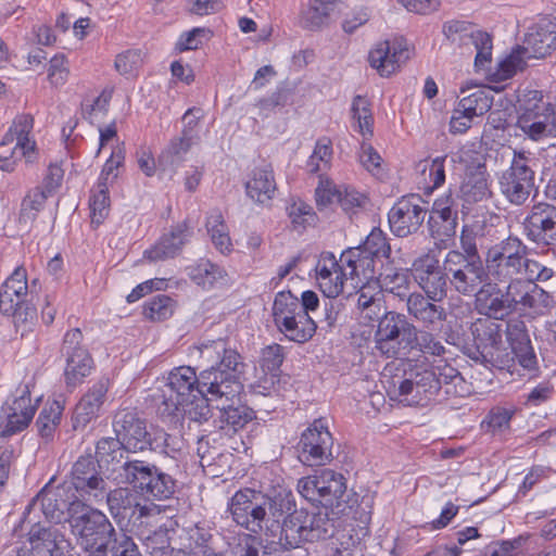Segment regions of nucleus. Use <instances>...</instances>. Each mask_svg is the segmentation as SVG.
Masks as SVG:
<instances>
[{
    "mask_svg": "<svg viewBox=\"0 0 556 556\" xmlns=\"http://www.w3.org/2000/svg\"><path fill=\"white\" fill-rule=\"evenodd\" d=\"M114 432L127 452L137 453L151 450L153 437L147 429V422L136 413L124 410L114 418Z\"/></svg>",
    "mask_w": 556,
    "mask_h": 556,
    "instance_id": "21",
    "label": "nucleus"
},
{
    "mask_svg": "<svg viewBox=\"0 0 556 556\" xmlns=\"http://www.w3.org/2000/svg\"><path fill=\"white\" fill-rule=\"evenodd\" d=\"M277 528V543L283 551H290L332 536L334 522L327 510L302 508L290 513Z\"/></svg>",
    "mask_w": 556,
    "mask_h": 556,
    "instance_id": "4",
    "label": "nucleus"
},
{
    "mask_svg": "<svg viewBox=\"0 0 556 556\" xmlns=\"http://www.w3.org/2000/svg\"><path fill=\"white\" fill-rule=\"evenodd\" d=\"M376 257L359 248H350L340 255V262L345 267L350 279H357L356 283L372 281L376 275Z\"/></svg>",
    "mask_w": 556,
    "mask_h": 556,
    "instance_id": "30",
    "label": "nucleus"
},
{
    "mask_svg": "<svg viewBox=\"0 0 556 556\" xmlns=\"http://www.w3.org/2000/svg\"><path fill=\"white\" fill-rule=\"evenodd\" d=\"M304 308L290 291L278 292L273 304V317L278 329L291 321L294 316L302 315Z\"/></svg>",
    "mask_w": 556,
    "mask_h": 556,
    "instance_id": "40",
    "label": "nucleus"
},
{
    "mask_svg": "<svg viewBox=\"0 0 556 556\" xmlns=\"http://www.w3.org/2000/svg\"><path fill=\"white\" fill-rule=\"evenodd\" d=\"M517 408L510 406H494L485 417L488 426L493 432H502L509 429L510 420L515 416Z\"/></svg>",
    "mask_w": 556,
    "mask_h": 556,
    "instance_id": "64",
    "label": "nucleus"
},
{
    "mask_svg": "<svg viewBox=\"0 0 556 556\" xmlns=\"http://www.w3.org/2000/svg\"><path fill=\"white\" fill-rule=\"evenodd\" d=\"M68 522L77 544L88 553L87 556H103V548L116 532L102 511L90 507L72 514Z\"/></svg>",
    "mask_w": 556,
    "mask_h": 556,
    "instance_id": "8",
    "label": "nucleus"
},
{
    "mask_svg": "<svg viewBox=\"0 0 556 556\" xmlns=\"http://www.w3.org/2000/svg\"><path fill=\"white\" fill-rule=\"evenodd\" d=\"M99 466L91 455L80 456L73 465L72 484L87 501L100 502L104 498L106 483L98 470Z\"/></svg>",
    "mask_w": 556,
    "mask_h": 556,
    "instance_id": "20",
    "label": "nucleus"
},
{
    "mask_svg": "<svg viewBox=\"0 0 556 556\" xmlns=\"http://www.w3.org/2000/svg\"><path fill=\"white\" fill-rule=\"evenodd\" d=\"M522 226L528 240L536 244H554L556 241V206L548 203L534 204Z\"/></svg>",
    "mask_w": 556,
    "mask_h": 556,
    "instance_id": "22",
    "label": "nucleus"
},
{
    "mask_svg": "<svg viewBox=\"0 0 556 556\" xmlns=\"http://www.w3.org/2000/svg\"><path fill=\"white\" fill-rule=\"evenodd\" d=\"M556 49V23L543 21L529 33L525 46H517L509 55L498 64L495 76L498 80L511 78L518 71H522L527 59H541Z\"/></svg>",
    "mask_w": 556,
    "mask_h": 556,
    "instance_id": "6",
    "label": "nucleus"
},
{
    "mask_svg": "<svg viewBox=\"0 0 556 556\" xmlns=\"http://www.w3.org/2000/svg\"><path fill=\"white\" fill-rule=\"evenodd\" d=\"M10 127L16 134V146L24 149L23 153H36V142L29 139V134L34 127L33 116L30 114H20Z\"/></svg>",
    "mask_w": 556,
    "mask_h": 556,
    "instance_id": "59",
    "label": "nucleus"
},
{
    "mask_svg": "<svg viewBox=\"0 0 556 556\" xmlns=\"http://www.w3.org/2000/svg\"><path fill=\"white\" fill-rule=\"evenodd\" d=\"M412 331H415V325L404 314L386 312L379 318L375 332L376 349L388 357H396L402 344L406 346L410 340Z\"/></svg>",
    "mask_w": 556,
    "mask_h": 556,
    "instance_id": "17",
    "label": "nucleus"
},
{
    "mask_svg": "<svg viewBox=\"0 0 556 556\" xmlns=\"http://www.w3.org/2000/svg\"><path fill=\"white\" fill-rule=\"evenodd\" d=\"M227 540L230 556H260V541L253 533L239 532Z\"/></svg>",
    "mask_w": 556,
    "mask_h": 556,
    "instance_id": "57",
    "label": "nucleus"
},
{
    "mask_svg": "<svg viewBox=\"0 0 556 556\" xmlns=\"http://www.w3.org/2000/svg\"><path fill=\"white\" fill-rule=\"evenodd\" d=\"M64 406L61 402L53 400L47 402L39 413L36 420V427L41 439L51 442L54 439L55 431L61 424Z\"/></svg>",
    "mask_w": 556,
    "mask_h": 556,
    "instance_id": "41",
    "label": "nucleus"
},
{
    "mask_svg": "<svg viewBox=\"0 0 556 556\" xmlns=\"http://www.w3.org/2000/svg\"><path fill=\"white\" fill-rule=\"evenodd\" d=\"M517 116H527L555 110L554 105L545 100L543 91L525 89L519 91L517 98Z\"/></svg>",
    "mask_w": 556,
    "mask_h": 556,
    "instance_id": "42",
    "label": "nucleus"
},
{
    "mask_svg": "<svg viewBox=\"0 0 556 556\" xmlns=\"http://www.w3.org/2000/svg\"><path fill=\"white\" fill-rule=\"evenodd\" d=\"M206 229L211 236L214 247L222 253L228 254L232 251V242L228 227L219 211H213L206 218Z\"/></svg>",
    "mask_w": 556,
    "mask_h": 556,
    "instance_id": "45",
    "label": "nucleus"
},
{
    "mask_svg": "<svg viewBox=\"0 0 556 556\" xmlns=\"http://www.w3.org/2000/svg\"><path fill=\"white\" fill-rule=\"evenodd\" d=\"M351 112L353 119L357 122L358 131L364 137H371L374 132V117L369 100L363 96L354 97Z\"/></svg>",
    "mask_w": 556,
    "mask_h": 556,
    "instance_id": "54",
    "label": "nucleus"
},
{
    "mask_svg": "<svg viewBox=\"0 0 556 556\" xmlns=\"http://www.w3.org/2000/svg\"><path fill=\"white\" fill-rule=\"evenodd\" d=\"M125 452L127 451L117 435L115 438L106 437L98 441L94 459L99 464L112 465V468L109 469L112 472L114 467L124 463L122 459Z\"/></svg>",
    "mask_w": 556,
    "mask_h": 556,
    "instance_id": "44",
    "label": "nucleus"
},
{
    "mask_svg": "<svg viewBox=\"0 0 556 556\" xmlns=\"http://www.w3.org/2000/svg\"><path fill=\"white\" fill-rule=\"evenodd\" d=\"M333 12V2L313 0L301 12L300 25L304 29L319 30L329 25Z\"/></svg>",
    "mask_w": 556,
    "mask_h": 556,
    "instance_id": "39",
    "label": "nucleus"
},
{
    "mask_svg": "<svg viewBox=\"0 0 556 556\" xmlns=\"http://www.w3.org/2000/svg\"><path fill=\"white\" fill-rule=\"evenodd\" d=\"M83 332L74 328L65 332L61 346V355L65 359L64 381L70 388L84 382L93 369V358L83 344Z\"/></svg>",
    "mask_w": 556,
    "mask_h": 556,
    "instance_id": "13",
    "label": "nucleus"
},
{
    "mask_svg": "<svg viewBox=\"0 0 556 556\" xmlns=\"http://www.w3.org/2000/svg\"><path fill=\"white\" fill-rule=\"evenodd\" d=\"M294 507V501L291 492L289 491H280L276 493L274 496H266V513L267 517L270 518L269 522H274V529L276 533H279L281 526L279 523V518L285 514L289 513Z\"/></svg>",
    "mask_w": 556,
    "mask_h": 556,
    "instance_id": "52",
    "label": "nucleus"
},
{
    "mask_svg": "<svg viewBox=\"0 0 556 556\" xmlns=\"http://www.w3.org/2000/svg\"><path fill=\"white\" fill-rule=\"evenodd\" d=\"M358 248L377 260L380 257L389 258L391 254V247L380 228H374L365 242Z\"/></svg>",
    "mask_w": 556,
    "mask_h": 556,
    "instance_id": "62",
    "label": "nucleus"
},
{
    "mask_svg": "<svg viewBox=\"0 0 556 556\" xmlns=\"http://www.w3.org/2000/svg\"><path fill=\"white\" fill-rule=\"evenodd\" d=\"M213 535L210 530L195 527L188 532L189 543L186 545L188 556H206L214 551L212 546Z\"/></svg>",
    "mask_w": 556,
    "mask_h": 556,
    "instance_id": "58",
    "label": "nucleus"
},
{
    "mask_svg": "<svg viewBox=\"0 0 556 556\" xmlns=\"http://www.w3.org/2000/svg\"><path fill=\"white\" fill-rule=\"evenodd\" d=\"M202 371L197 375L190 366H179L169 371L162 390L157 413L162 418H188L202 424L212 416L210 402H219L226 394L217 388L202 386Z\"/></svg>",
    "mask_w": 556,
    "mask_h": 556,
    "instance_id": "1",
    "label": "nucleus"
},
{
    "mask_svg": "<svg viewBox=\"0 0 556 556\" xmlns=\"http://www.w3.org/2000/svg\"><path fill=\"white\" fill-rule=\"evenodd\" d=\"M396 382H394V387ZM442 378H437L433 368L415 366L404 371L397 381L400 401L409 406H425L441 389Z\"/></svg>",
    "mask_w": 556,
    "mask_h": 556,
    "instance_id": "12",
    "label": "nucleus"
},
{
    "mask_svg": "<svg viewBox=\"0 0 556 556\" xmlns=\"http://www.w3.org/2000/svg\"><path fill=\"white\" fill-rule=\"evenodd\" d=\"M232 520L253 534L264 532L267 540L276 542L278 533L266 513V495L252 489L237 491L228 503Z\"/></svg>",
    "mask_w": 556,
    "mask_h": 556,
    "instance_id": "7",
    "label": "nucleus"
},
{
    "mask_svg": "<svg viewBox=\"0 0 556 556\" xmlns=\"http://www.w3.org/2000/svg\"><path fill=\"white\" fill-rule=\"evenodd\" d=\"M457 215L456 198L451 191L435 199L428 219L431 237L444 241L455 236L458 225Z\"/></svg>",
    "mask_w": 556,
    "mask_h": 556,
    "instance_id": "23",
    "label": "nucleus"
},
{
    "mask_svg": "<svg viewBox=\"0 0 556 556\" xmlns=\"http://www.w3.org/2000/svg\"><path fill=\"white\" fill-rule=\"evenodd\" d=\"M346 492V483L342 473L331 469H324L319 472L320 505L325 508H336L343 511L342 504Z\"/></svg>",
    "mask_w": 556,
    "mask_h": 556,
    "instance_id": "31",
    "label": "nucleus"
},
{
    "mask_svg": "<svg viewBox=\"0 0 556 556\" xmlns=\"http://www.w3.org/2000/svg\"><path fill=\"white\" fill-rule=\"evenodd\" d=\"M440 302L421 292H413L406 300L407 313L424 328L431 329L446 319L445 308Z\"/></svg>",
    "mask_w": 556,
    "mask_h": 556,
    "instance_id": "29",
    "label": "nucleus"
},
{
    "mask_svg": "<svg viewBox=\"0 0 556 556\" xmlns=\"http://www.w3.org/2000/svg\"><path fill=\"white\" fill-rule=\"evenodd\" d=\"M427 204L415 193L399 199L388 213L391 231L399 238L417 232L428 214Z\"/></svg>",
    "mask_w": 556,
    "mask_h": 556,
    "instance_id": "19",
    "label": "nucleus"
},
{
    "mask_svg": "<svg viewBox=\"0 0 556 556\" xmlns=\"http://www.w3.org/2000/svg\"><path fill=\"white\" fill-rule=\"evenodd\" d=\"M112 480L116 484L131 485L147 498L164 501L176 491L175 479L154 464L139 459H126L112 469Z\"/></svg>",
    "mask_w": 556,
    "mask_h": 556,
    "instance_id": "5",
    "label": "nucleus"
},
{
    "mask_svg": "<svg viewBox=\"0 0 556 556\" xmlns=\"http://www.w3.org/2000/svg\"><path fill=\"white\" fill-rule=\"evenodd\" d=\"M288 215L295 230L305 229L317 222V215L313 207L302 200H296L288 207Z\"/></svg>",
    "mask_w": 556,
    "mask_h": 556,
    "instance_id": "61",
    "label": "nucleus"
},
{
    "mask_svg": "<svg viewBox=\"0 0 556 556\" xmlns=\"http://www.w3.org/2000/svg\"><path fill=\"white\" fill-rule=\"evenodd\" d=\"M28 292L26 270L17 267L0 286V311L12 316L16 327L33 324L36 308L26 301Z\"/></svg>",
    "mask_w": 556,
    "mask_h": 556,
    "instance_id": "9",
    "label": "nucleus"
},
{
    "mask_svg": "<svg viewBox=\"0 0 556 556\" xmlns=\"http://www.w3.org/2000/svg\"><path fill=\"white\" fill-rule=\"evenodd\" d=\"M349 278L343 264L332 253H326L316 265V279L325 298H338Z\"/></svg>",
    "mask_w": 556,
    "mask_h": 556,
    "instance_id": "28",
    "label": "nucleus"
},
{
    "mask_svg": "<svg viewBox=\"0 0 556 556\" xmlns=\"http://www.w3.org/2000/svg\"><path fill=\"white\" fill-rule=\"evenodd\" d=\"M485 266L489 274L501 282L521 276L528 281H547L554 275L551 267L528 257V247L521 239L509 236L488 249Z\"/></svg>",
    "mask_w": 556,
    "mask_h": 556,
    "instance_id": "3",
    "label": "nucleus"
},
{
    "mask_svg": "<svg viewBox=\"0 0 556 556\" xmlns=\"http://www.w3.org/2000/svg\"><path fill=\"white\" fill-rule=\"evenodd\" d=\"M470 24L464 21H450L443 25V34L453 41L456 40L455 35L464 34L460 40L468 38L470 43L475 46L477 54L475 58V66L483 70L491 62L492 56V38L482 30H470Z\"/></svg>",
    "mask_w": 556,
    "mask_h": 556,
    "instance_id": "26",
    "label": "nucleus"
},
{
    "mask_svg": "<svg viewBox=\"0 0 556 556\" xmlns=\"http://www.w3.org/2000/svg\"><path fill=\"white\" fill-rule=\"evenodd\" d=\"M460 194L468 203H476L486 199L490 194L488 173L484 166L467 169L460 185Z\"/></svg>",
    "mask_w": 556,
    "mask_h": 556,
    "instance_id": "36",
    "label": "nucleus"
},
{
    "mask_svg": "<svg viewBox=\"0 0 556 556\" xmlns=\"http://www.w3.org/2000/svg\"><path fill=\"white\" fill-rule=\"evenodd\" d=\"M317 321L311 315L303 312L302 315L294 316L288 325L279 329L290 341L304 343L315 333Z\"/></svg>",
    "mask_w": 556,
    "mask_h": 556,
    "instance_id": "43",
    "label": "nucleus"
},
{
    "mask_svg": "<svg viewBox=\"0 0 556 556\" xmlns=\"http://www.w3.org/2000/svg\"><path fill=\"white\" fill-rule=\"evenodd\" d=\"M445 269L451 274V287L464 296H472L481 283L491 277L483 262H469L460 251H448L444 258Z\"/></svg>",
    "mask_w": 556,
    "mask_h": 556,
    "instance_id": "14",
    "label": "nucleus"
},
{
    "mask_svg": "<svg viewBox=\"0 0 556 556\" xmlns=\"http://www.w3.org/2000/svg\"><path fill=\"white\" fill-rule=\"evenodd\" d=\"M199 142L187 139V136L180 134L179 137L173 138L167 147L159 155V164L161 166H178L185 159V155L189 152L192 146Z\"/></svg>",
    "mask_w": 556,
    "mask_h": 556,
    "instance_id": "47",
    "label": "nucleus"
},
{
    "mask_svg": "<svg viewBox=\"0 0 556 556\" xmlns=\"http://www.w3.org/2000/svg\"><path fill=\"white\" fill-rule=\"evenodd\" d=\"M192 233V227L187 220H184L172 227L168 233H164L153 247L146 250L143 256L150 262L174 258L180 253Z\"/></svg>",
    "mask_w": 556,
    "mask_h": 556,
    "instance_id": "27",
    "label": "nucleus"
},
{
    "mask_svg": "<svg viewBox=\"0 0 556 556\" xmlns=\"http://www.w3.org/2000/svg\"><path fill=\"white\" fill-rule=\"evenodd\" d=\"M239 395L240 393L233 400L223 397L222 401L214 402L219 410V421L222 424L219 427L222 429L227 427L229 430L237 432L253 420L254 412L251 408L244 405L235 406V403L240 401Z\"/></svg>",
    "mask_w": 556,
    "mask_h": 556,
    "instance_id": "35",
    "label": "nucleus"
},
{
    "mask_svg": "<svg viewBox=\"0 0 556 556\" xmlns=\"http://www.w3.org/2000/svg\"><path fill=\"white\" fill-rule=\"evenodd\" d=\"M493 104L491 89L478 88L458 101L457 108L472 117L482 116Z\"/></svg>",
    "mask_w": 556,
    "mask_h": 556,
    "instance_id": "48",
    "label": "nucleus"
},
{
    "mask_svg": "<svg viewBox=\"0 0 556 556\" xmlns=\"http://www.w3.org/2000/svg\"><path fill=\"white\" fill-rule=\"evenodd\" d=\"M175 308V302L165 294H159L144 303V316L154 321H161L169 318Z\"/></svg>",
    "mask_w": 556,
    "mask_h": 556,
    "instance_id": "60",
    "label": "nucleus"
},
{
    "mask_svg": "<svg viewBox=\"0 0 556 556\" xmlns=\"http://www.w3.org/2000/svg\"><path fill=\"white\" fill-rule=\"evenodd\" d=\"M202 365V386L213 389L219 388L226 400H233L243 389L241 379L245 372L247 364L237 350L229 346L225 339H217L201 343L195 348Z\"/></svg>",
    "mask_w": 556,
    "mask_h": 556,
    "instance_id": "2",
    "label": "nucleus"
},
{
    "mask_svg": "<svg viewBox=\"0 0 556 556\" xmlns=\"http://www.w3.org/2000/svg\"><path fill=\"white\" fill-rule=\"evenodd\" d=\"M49 197L47 192L42 191L41 187L30 190L22 201L18 222L25 225L31 224Z\"/></svg>",
    "mask_w": 556,
    "mask_h": 556,
    "instance_id": "51",
    "label": "nucleus"
},
{
    "mask_svg": "<svg viewBox=\"0 0 556 556\" xmlns=\"http://www.w3.org/2000/svg\"><path fill=\"white\" fill-rule=\"evenodd\" d=\"M516 127L533 141H540L556 132V111L517 116Z\"/></svg>",
    "mask_w": 556,
    "mask_h": 556,
    "instance_id": "33",
    "label": "nucleus"
},
{
    "mask_svg": "<svg viewBox=\"0 0 556 556\" xmlns=\"http://www.w3.org/2000/svg\"><path fill=\"white\" fill-rule=\"evenodd\" d=\"M333 438L323 418L315 419L303 431L298 443V458L306 466H324L331 462Z\"/></svg>",
    "mask_w": 556,
    "mask_h": 556,
    "instance_id": "15",
    "label": "nucleus"
},
{
    "mask_svg": "<svg viewBox=\"0 0 556 556\" xmlns=\"http://www.w3.org/2000/svg\"><path fill=\"white\" fill-rule=\"evenodd\" d=\"M139 539L147 556H170L178 551L170 546L167 532L163 530L143 531Z\"/></svg>",
    "mask_w": 556,
    "mask_h": 556,
    "instance_id": "49",
    "label": "nucleus"
},
{
    "mask_svg": "<svg viewBox=\"0 0 556 556\" xmlns=\"http://www.w3.org/2000/svg\"><path fill=\"white\" fill-rule=\"evenodd\" d=\"M426 329H418L415 326V331H412L410 340H408L406 346L425 355L444 356L446 353L445 346L435 334Z\"/></svg>",
    "mask_w": 556,
    "mask_h": 556,
    "instance_id": "46",
    "label": "nucleus"
},
{
    "mask_svg": "<svg viewBox=\"0 0 556 556\" xmlns=\"http://www.w3.org/2000/svg\"><path fill=\"white\" fill-rule=\"evenodd\" d=\"M410 276L407 269L402 268H387L376 279V285L379 287L380 292L384 291L397 296L402 301H406L413 292L410 289Z\"/></svg>",
    "mask_w": 556,
    "mask_h": 556,
    "instance_id": "37",
    "label": "nucleus"
},
{
    "mask_svg": "<svg viewBox=\"0 0 556 556\" xmlns=\"http://www.w3.org/2000/svg\"><path fill=\"white\" fill-rule=\"evenodd\" d=\"M332 159V143L329 138H320L315 144V149L309 156L306 167L312 174L324 172L330 167Z\"/></svg>",
    "mask_w": 556,
    "mask_h": 556,
    "instance_id": "56",
    "label": "nucleus"
},
{
    "mask_svg": "<svg viewBox=\"0 0 556 556\" xmlns=\"http://www.w3.org/2000/svg\"><path fill=\"white\" fill-rule=\"evenodd\" d=\"M409 58L407 43L402 38L384 40L379 42L375 49L369 52V63L381 76L388 77L395 73Z\"/></svg>",
    "mask_w": 556,
    "mask_h": 556,
    "instance_id": "25",
    "label": "nucleus"
},
{
    "mask_svg": "<svg viewBox=\"0 0 556 556\" xmlns=\"http://www.w3.org/2000/svg\"><path fill=\"white\" fill-rule=\"evenodd\" d=\"M507 282L504 293L511 312L536 307V298L543 294V290L533 285L534 281H528L525 277L518 276L508 279Z\"/></svg>",
    "mask_w": 556,
    "mask_h": 556,
    "instance_id": "32",
    "label": "nucleus"
},
{
    "mask_svg": "<svg viewBox=\"0 0 556 556\" xmlns=\"http://www.w3.org/2000/svg\"><path fill=\"white\" fill-rule=\"evenodd\" d=\"M470 332L473 339L476 354L472 356L485 365L503 367L500 358L503 344V323L490 317H480L471 323Z\"/></svg>",
    "mask_w": 556,
    "mask_h": 556,
    "instance_id": "16",
    "label": "nucleus"
},
{
    "mask_svg": "<svg viewBox=\"0 0 556 556\" xmlns=\"http://www.w3.org/2000/svg\"><path fill=\"white\" fill-rule=\"evenodd\" d=\"M190 276L198 286L210 289L226 276V271L218 265L202 260L192 268Z\"/></svg>",
    "mask_w": 556,
    "mask_h": 556,
    "instance_id": "53",
    "label": "nucleus"
},
{
    "mask_svg": "<svg viewBox=\"0 0 556 556\" xmlns=\"http://www.w3.org/2000/svg\"><path fill=\"white\" fill-rule=\"evenodd\" d=\"M110 388V379L102 377L97 380L76 404L73 414L74 430L85 429L88 424L96 420L106 401V394Z\"/></svg>",
    "mask_w": 556,
    "mask_h": 556,
    "instance_id": "24",
    "label": "nucleus"
},
{
    "mask_svg": "<svg viewBox=\"0 0 556 556\" xmlns=\"http://www.w3.org/2000/svg\"><path fill=\"white\" fill-rule=\"evenodd\" d=\"M534 161L525 152H514L508 169L500 178V189L505 199L514 205H522L534 188Z\"/></svg>",
    "mask_w": 556,
    "mask_h": 556,
    "instance_id": "11",
    "label": "nucleus"
},
{
    "mask_svg": "<svg viewBox=\"0 0 556 556\" xmlns=\"http://www.w3.org/2000/svg\"><path fill=\"white\" fill-rule=\"evenodd\" d=\"M277 190L274 172L270 166L256 167L245 182V191L254 202L264 204L271 200Z\"/></svg>",
    "mask_w": 556,
    "mask_h": 556,
    "instance_id": "34",
    "label": "nucleus"
},
{
    "mask_svg": "<svg viewBox=\"0 0 556 556\" xmlns=\"http://www.w3.org/2000/svg\"><path fill=\"white\" fill-rule=\"evenodd\" d=\"M104 497L109 510L113 518L118 522L134 517L137 507V495L128 488H116L110 492L105 491Z\"/></svg>",
    "mask_w": 556,
    "mask_h": 556,
    "instance_id": "38",
    "label": "nucleus"
},
{
    "mask_svg": "<svg viewBox=\"0 0 556 556\" xmlns=\"http://www.w3.org/2000/svg\"><path fill=\"white\" fill-rule=\"evenodd\" d=\"M64 501H59L56 494L47 493L37 496L27 506V511L40 509L45 517L50 521H60L63 516Z\"/></svg>",
    "mask_w": 556,
    "mask_h": 556,
    "instance_id": "55",
    "label": "nucleus"
},
{
    "mask_svg": "<svg viewBox=\"0 0 556 556\" xmlns=\"http://www.w3.org/2000/svg\"><path fill=\"white\" fill-rule=\"evenodd\" d=\"M152 451H159L172 458H175L184 447V441L178 435H173L164 431H157L153 437Z\"/></svg>",
    "mask_w": 556,
    "mask_h": 556,
    "instance_id": "63",
    "label": "nucleus"
},
{
    "mask_svg": "<svg viewBox=\"0 0 556 556\" xmlns=\"http://www.w3.org/2000/svg\"><path fill=\"white\" fill-rule=\"evenodd\" d=\"M412 276L424 294L433 301H443L447 296L451 274L444 264L440 265L435 255L427 253L416 258L412 265Z\"/></svg>",
    "mask_w": 556,
    "mask_h": 556,
    "instance_id": "18",
    "label": "nucleus"
},
{
    "mask_svg": "<svg viewBox=\"0 0 556 556\" xmlns=\"http://www.w3.org/2000/svg\"><path fill=\"white\" fill-rule=\"evenodd\" d=\"M30 548L11 544L4 548L7 556H71L72 545L64 533L54 526L35 523L28 531Z\"/></svg>",
    "mask_w": 556,
    "mask_h": 556,
    "instance_id": "10",
    "label": "nucleus"
},
{
    "mask_svg": "<svg viewBox=\"0 0 556 556\" xmlns=\"http://www.w3.org/2000/svg\"><path fill=\"white\" fill-rule=\"evenodd\" d=\"M89 206L91 225L98 227L104 222L110 212L109 188L105 182L98 184L97 188L91 190Z\"/></svg>",
    "mask_w": 556,
    "mask_h": 556,
    "instance_id": "50",
    "label": "nucleus"
}]
</instances>
